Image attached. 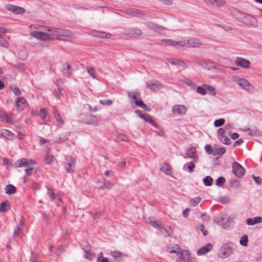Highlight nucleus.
<instances>
[{"instance_id": "obj_1", "label": "nucleus", "mask_w": 262, "mask_h": 262, "mask_svg": "<svg viewBox=\"0 0 262 262\" xmlns=\"http://www.w3.org/2000/svg\"><path fill=\"white\" fill-rule=\"evenodd\" d=\"M236 18L246 26L256 27L257 20L252 15L240 11H237L235 14Z\"/></svg>"}, {"instance_id": "obj_2", "label": "nucleus", "mask_w": 262, "mask_h": 262, "mask_svg": "<svg viewBox=\"0 0 262 262\" xmlns=\"http://www.w3.org/2000/svg\"><path fill=\"white\" fill-rule=\"evenodd\" d=\"M53 28L49 27H42L39 31H34L30 33L31 36L42 40H47L50 36H53Z\"/></svg>"}, {"instance_id": "obj_3", "label": "nucleus", "mask_w": 262, "mask_h": 262, "mask_svg": "<svg viewBox=\"0 0 262 262\" xmlns=\"http://www.w3.org/2000/svg\"><path fill=\"white\" fill-rule=\"evenodd\" d=\"M179 46L186 48H198L202 45V42L198 38H191L180 41Z\"/></svg>"}, {"instance_id": "obj_4", "label": "nucleus", "mask_w": 262, "mask_h": 262, "mask_svg": "<svg viewBox=\"0 0 262 262\" xmlns=\"http://www.w3.org/2000/svg\"><path fill=\"white\" fill-rule=\"evenodd\" d=\"M233 253V248L230 243L224 245L220 249L218 253V256L222 258H226Z\"/></svg>"}, {"instance_id": "obj_5", "label": "nucleus", "mask_w": 262, "mask_h": 262, "mask_svg": "<svg viewBox=\"0 0 262 262\" xmlns=\"http://www.w3.org/2000/svg\"><path fill=\"white\" fill-rule=\"evenodd\" d=\"M53 31V36H56L59 40L62 39V37H72L73 36V34L68 30L54 28Z\"/></svg>"}, {"instance_id": "obj_6", "label": "nucleus", "mask_w": 262, "mask_h": 262, "mask_svg": "<svg viewBox=\"0 0 262 262\" xmlns=\"http://www.w3.org/2000/svg\"><path fill=\"white\" fill-rule=\"evenodd\" d=\"M232 167L233 173L236 177L241 178L244 175L245 173V169L238 163L233 162Z\"/></svg>"}, {"instance_id": "obj_7", "label": "nucleus", "mask_w": 262, "mask_h": 262, "mask_svg": "<svg viewBox=\"0 0 262 262\" xmlns=\"http://www.w3.org/2000/svg\"><path fill=\"white\" fill-rule=\"evenodd\" d=\"M146 88L149 89L153 92L158 91L163 87V85L157 80L146 82Z\"/></svg>"}, {"instance_id": "obj_8", "label": "nucleus", "mask_w": 262, "mask_h": 262, "mask_svg": "<svg viewBox=\"0 0 262 262\" xmlns=\"http://www.w3.org/2000/svg\"><path fill=\"white\" fill-rule=\"evenodd\" d=\"M65 167L68 172H73L75 169V160L72 157L66 159Z\"/></svg>"}, {"instance_id": "obj_9", "label": "nucleus", "mask_w": 262, "mask_h": 262, "mask_svg": "<svg viewBox=\"0 0 262 262\" xmlns=\"http://www.w3.org/2000/svg\"><path fill=\"white\" fill-rule=\"evenodd\" d=\"M172 111L176 116H182L186 114L187 108L183 105H176L173 106Z\"/></svg>"}, {"instance_id": "obj_10", "label": "nucleus", "mask_w": 262, "mask_h": 262, "mask_svg": "<svg viewBox=\"0 0 262 262\" xmlns=\"http://www.w3.org/2000/svg\"><path fill=\"white\" fill-rule=\"evenodd\" d=\"M142 31L138 28H128L125 30V34L131 37L137 38L142 35Z\"/></svg>"}, {"instance_id": "obj_11", "label": "nucleus", "mask_w": 262, "mask_h": 262, "mask_svg": "<svg viewBox=\"0 0 262 262\" xmlns=\"http://www.w3.org/2000/svg\"><path fill=\"white\" fill-rule=\"evenodd\" d=\"M236 82L242 88L247 91H251L253 89L252 86L250 84L249 82L245 79L237 78L236 80Z\"/></svg>"}, {"instance_id": "obj_12", "label": "nucleus", "mask_w": 262, "mask_h": 262, "mask_svg": "<svg viewBox=\"0 0 262 262\" xmlns=\"http://www.w3.org/2000/svg\"><path fill=\"white\" fill-rule=\"evenodd\" d=\"M207 6L220 8L223 6L225 2L224 0H203Z\"/></svg>"}, {"instance_id": "obj_13", "label": "nucleus", "mask_w": 262, "mask_h": 262, "mask_svg": "<svg viewBox=\"0 0 262 262\" xmlns=\"http://www.w3.org/2000/svg\"><path fill=\"white\" fill-rule=\"evenodd\" d=\"M187 157L193 159L194 162L195 163L198 162L199 158L196 156L195 148L192 147L186 150V156H184V158H186Z\"/></svg>"}, {"instance_id": "obj_14", "label": "nucleus", "mask_w": 262, "mask_h": 262, "mask_svg": "<svg viewBox=\"0 0 262 262\" xmlns=\"http://www.w3.org/2000/svg\"><path fill=\"white\" fill-rule=\"evenodd\" d=\"M235 64L237 66L247 69L249 68L250 63V61L247 59L241 57H237L235 61Z\"/></svg>"}, {"instance_id": "obj_15", "label": "nucleus", "mask_w": 262, "mask_h": 262, "mask_svg": "<svg viewBox=\"0 0 262 262\" xmlns=\"http://www.w3.org/2000/svg\"><path fill=\"white\" fill-rule=\"evenodd\" d=\"M217 224L224 229H227L230 226L229 218L227 216H222L218 219Z\"/></svg>"}, {"instance_id": "obj_16", "label": "nucleus", "mask_w": 262, "mask_h": 262, "mask_svg": "<svg viewBox=\"0 0 262 262\" xmlns=\"http://www.w3.org/2000/svg\"><path fill=\"white\" fill-rule=\"evenodd\" d=\"M15 102L18 111H22L27 105V100L23 97H18Z\"/></svg>"}, {"instance_id": "obj_17", "label": "nucleus", "mask_w": 262, "mask_h": 262, "mask_svg": "<svg viewBox=\"0 0 262 262\" xmlns=\"http://www.w3.org/2000/svg\"><path fill=\"white\" fill-rule=\"evenodd\" d=\"M61 71L63 74L68 77H70L71 76L73 72L71 66L67 63L62 65Z\"/></svg>"}, {"instance_id": "obj_18", "label": "nucleus", "mask_w": 262, "mask_h": 262, "mask_svg": "<svg viewBox=\"0 0 262 262\" xmlns=\"http://www.w3.org/2000/svg\"><path fill=\"white\" fill-rule=\"evenodd\" d=\"M136 114L142 119H143L144 120H145L146 122H149L150 123L152 124L153 126H154L156 127H158V125L155 123V122L153 121L151 117L149 115H142L139 114L140 113V111H136Z\"/></svg>"}, {"instance_id": "obj_19", "label": "nucleus", "mask_w": 262, "mask_h": 262, "mask_svg": "<svg viewBox=\"0 0 262 262\" xmlns=\"http://www.w3.org/2000/svg\"><path fill=\"white\" fill-rule=\"evenodd\" d=\"M14 166L15 167H28L29 166L28 160L26 158H22L19 159L15 162V163H14Z\"/></svg>"}, {"instance_id": "obj_20", "label": "nucleus", "mask_w": 262, "mask_h": 262, "mask_svg": "<svg viewBox=\"0 0 262 262\" xmlns=\"http://www.w3.org/2000/svg\"><path fill=\"white\" fill-rule=\"evenodd\" d=\"M126 13L133 16L142 17L144 15V13L137 9H129L126 10Z\"/></svg>"}, {"instance_id": "obj_21", "label": "nucleus", "mask_w": 262, "mask_h": 262, "mask_svg": "<svg viewBox=\"0 0 262 262\" xmlns=\"http://www.w3.org/2000/svg\"><path fill=\"white\" fill-rule=\"evenodd\" d=\"M212 248V245L208 243L204 247L199 249L197 251L198 255H203L210 251Z\"/></svg>"}, {"instance_id": "obj_22", "label": "nucleus", "mask_w": 262, "mask_h": 262, "mask_svg": "<svg viewBox=\"0 0 262 262\" xmlns=\"http://www.w3.org/2000/svg\"><path fill=\"white\" fill-rule=\"evenodd\" d=\"M145 25L148 28L152 30H161L163 29V28L162 26L150 21L145 23Z\"/></svg>"}, {"instance_id": "obj_23", "label": "nucleus", "mask_w": 262, "mask_h": 262, "mask_svg": "<svg viewBox=\"0 0 262 262\" xmlns=\"http://www.w3.org/2000/svg\"><path fill=\"white\" fill-rule=\"evenodd\" d=\"M262 222V217L260 216L255 217L253 219L248 218L246 220V223L248 225H254L255 224L260 223Z\"/></svg>"}, {"instance_id": "obj_24", "label": "nucleus", "mask_w": 262, "mask_h": 262, "mask_svg": "<svg viewBox=\"0 0 262 262\" xmlns=\"http://www.w3.org/2000/svg\"><path fill=\"white\" fill-rule=\"evenodd\" d=\"M168 61L171 64L178 65L180 67H183L185 69L187 68V66L186 65V63L183 61L180 60L172 58V59H168Z\"/></svg>"}, {"instance_id": "obj_25", "label": "nucleus", "mask_w": 262, "mask_h": 262, "mask_svg": "<svg viewBox=\"0 0 262 262\" xmlns=\"http://www.w3.org/2000/svg\"><path fill=\"white\" fill-rule=\"evenodd\" d=\"M245 131L248 132L250 136L258 137L261 135L260 130L255 127L248 128Z\"/></svg>"}, {"instance_id": "obj_26", "label": "nucleus", "mask_w": 262, "mask_h": 262, "mask_svg": "<svg viewBox=\"0 0 262 262\" xmlns=\"http://www.w3.org/2000/svg\"><path fill=\"white\" fill-rule=\"evenodd\" d=\"M98 120L97 117L93 115H90L86 121V123L91 125H97Z\"/></svg>"}, {"instance_id": "obj_27", "label": "nucleus", "mask_w": 262, "mask_h": 262, "mask_svg": "<svg viewBox=\"0 0 262 262\" xmlns=\"http://www.w3.org/2000/svg\"><path fill=\"white\" fill-rule=\"evenodd\" d=\"M1 135L3 137L8 140H13L14 134L10 131L7 129H3L1 130Z\"/></svg>"}, {"instance_id": "obj_28", "label": "nucleus", "mask_w": 262, "mask_h": 262, "mask_svg": "<svg viewBox=\"0 0 262 262\" xmlns=\"http://www.w3.org/2000/svg\"><path fill=\"white\" fill-rule=\"evenodd\" d=\"M54 159V156L50 152V150L49 149L47 152L44 162L47 164H50L53 163Z\"/></svg>"}, {"instance_id": "obj_29", "label": "nucleus", "mask_w": 262, "mask_h": 262, "mask_svg": "<svg viewBox=\"0 0 262 262\" xmlns=\"http://www.w3.org/2000/svg\"><path fill=\"white\" fill-rule=\"evenodd\" d=\"M53 114L56 121L61 125H63L64 122L61 118L59 112L55 108V107H53Z\"/></svg>"}, {"instance_id": "obj_30", "label": "nucleus", "mask_w": 262, "mask_h": 262, "mask_svg": "<svg viewBox=\"0 0 262 262\" xmlns=\"http://www.w3.org/2000/svg\"><path fill=\"white\" fill-rule=\"evenodd\" d=\"M167 251L169 253H177V254H179L183 252L178 245H176L175 246L171 247H168L167 249Z\"/></svg>"}, {"instance_id": "obj_31", "label": "nucleus", "mask_w": 262, "mask_h": 262, "mask_svg": "<svg viewBox=\"0 0 262 262\" xmlns=\"http://www.w3.org/2000/svg\"><path fill=\"white\" fill-rule=\"evenodd\" d=\"M113 186V184L112 182L104 180L103 185L99 186L98 188L102 190L106 189H108L111 188Z\"/></svg>"}, {"instance_id": "obj_32", "label": "nucleus", "mask_w": 262, "mask_h": 262, "mask_svg": "<svg viewBox=\"0 0 262 262\" xmlns=\"http://www.w3.org/2000/svg\"><path fill=\"white\" fill-rule=\"evenodd\" d=\"M6 193L9 194H13L15 192V187L11 184L7 185L5 187Z\"/></svg>"}, {"instance_id": "obj_33", "label": "nucleus", "mask_w": 262, "mask_h": 262, "mask_svg": "<svg viewBox=\"0 0 262 262\" xmlns=\"http://www.w3.org/2000/svg\"><path fill=\"white\" fill-rule=\"evenodd\" d=\"M180 41H177L171 39H162L161 40V43L163 44H168L172 46H179Z\"/></svg>"}, {"instance_id": "obj_34", "label": "nucleus", "mask_w": 262, "mask_h": 262, "mask_svg": "<svg viewBox=\"0 0 262 262\" xmlns=\"http://www.w3.org/2000/svg\"><path fill=\"white\" fill-rule=\"evenodd\" d=\"M195 162H194V160L193 161H191L189 162V163L185 164L184 165L183 169H185V167L187 166V169L189 172H192L194 171V169L195 167Z\"/></svg>"}, {"instance_id": "obj_35", "label": "nucleus", "mask_w": 262, "mask_h": 262, "mask_svg": "<svg viewBox=\"0 0 262 262\" xmlns=\"http://www.w3.org/2000/svg\"><path fill=\"white\" fill-rule=\"evenodd\" d=\"M161 170L163 172L165 173L167 175H169L171 173V168L170 166L166 163L164 164L160 168Z\"/></svg>"}, {"instance_id": "obj_36", "label": "nucleus", "mask_w": 262, "mask_h": 262, "mask_svg": "<svg viewBox=\"0 0 262 262\" xmlns=\"http://www.w3.org/2000/svg\"><path fill=\"white\" fill-rule=\"evenodd\" d=\"M10 206V203L8 201H5L0 204V212H6L8 211L7 207Z\"/></svg>"}, {"instance_id": "obj_37", "label": "nucleus", "mask_w": 262, "mask_h": 262, "mask_svg": "<svg viewBox=\"0 0 262 262\" xmlns=\"http://www.w3.org/2000/svg\"><path fill=\"white\" fill-rule=\"evenodd\" d=\"M226 148L225 147H219L214 149L213 155L222 156L226 152Z\"/></svg>"}, {"instance_id": "obj_38", "label": "nucleus", "mask_w": 262, "mask_h": 262, "mask_svg": "<svg viewBox=\"0 0 262 262\" xmlns=\"http://www.w3.org/2000/svg\"><path fill=\"white\" fill-rule=\"evenodd\" d=\"M13 66L20 72H24L26 70V67L22 62H18L16 64H13Z\"/></svg>"}, {"instance_id": "obj_39", "label": "nucleus", "mask_w": 262, "mask_h": 262, "mask_svg": "<svg viewBox=\"0 0 262 262\" xmlns=\"http://www.w3.org/2000/svg\"><path fill=\"white\" fill-rule=\"evenodd\" d=\"M149 224L155 228L158 229H163V227L162 226V225L158 221L150 220L149 222Z\"/></svg>"}, {"instance_id": "obj_40", "label": "nucleus", "mask_w": 262, "mask_h": 262, "mask_svg": "<svg viewBox=\"0 0 262 262\" xmlns=\"http://www.w3.org/2000/svg\"><path fill=\"white\" fill-rule=\"evenodd\" d=\"M87 72L94 79L96 78L97 74L95 70L91 67H88L87 68Z\"/></svg>"}, {"instance_id": "obj_41", "label": "nucleus", "mask_w": 262, "mask_h": 262, "mask_svg": "<svg viewBox=\"0 0 262 262\" xmlns=\"http://www.w3.org/2000/svg\"><path fill=\"white\" fill-rule=\"evenodd\" d=\"M203 182L206 186H211L213 183V179L210 176H206L204 178Z\"/></svg>"}, {"instance_id": "obj_42", "label": "nucleus", "mask_w": 262, "mask_h": 262, "mask_svg": "<svg viewBox=\"0 0 262 262\" xmlns=\"http://www.w3.org/2000/svg\"><path fill=\"white\" fill-rule=\"evenodd\" d=\"M206 84H203L201 86H198L196 88V92L202 94V95H204L206 94Z\"/></svg>"}, {"instance_id": "obj_43", "label": "nucleus", "mask_w": 262, "mask_h": 262, "mask_svg": "<svg viewBox=\"0 0 262 262\" xmlns=\"http://www.w3.org/2000/svg\"><path fill=\"white\" fill-rule=\"evenodd\" d=\"M248 236L244 234L239 240V243L243 246H247L248 245Z\"/></svg>"}, {"instance_id": "obj_44", "label": "nucleus", "mask_w": 262, "mask_h": 262, "mask_svg": "<svg viewBox=\"0 0 262 262\" xmlns=\"http://www.w3.org/2000/svg\"><path fill=\"white\" fill-rule=\"evenodd\" d=\"M219 139L220 141L224 144L230 145L231 144V140L227 136H223V137H221Z\"/></svg>"}, {"instance_id": "obj_45", "label": "nucleus", "mask_w": 262, "mask_h": 262, "mask_svg": "<svg viewBox=\"0 0 262 262\" xmlns=\"http://www.w3.org/2000/svg\"><path fill=\"white\" fill-rule=\"evenodd\" d=\"M84 251L85 253V257L86 258L91 260L94 257L95 255L91 252L90 249H84Z\"/></svg>"}, {"instance_id": "obj_46", "label": "nucleus", "mask_w": 262, "mask_h": 262, "mask_svg": "<svg viewBox=\"0 0 262 262\" xmlns=\"http://www.w3.org/2000/svg\"><path fill=\"white\" fill-rule=\"evenodd\" d=\"M39 115L40 117L45 121H48L49 118L46 116V113L43 108L40 110Z\"/></svg>"}, {"instance_id": "obj_47", "label": "nucleus", "mask_w": 262, "mask_h": 262, "mask_svg": "<svg viewBox=\"0 0 262 262\" xmlns=\"http://www.w3.org/2000/svg\"><path fill=\"white\" fill-rule=\"evenodd\" d=\"M201 200V199L200 197L195 198L190 201V203L192 206L195 207L198 205Z\"/></svg>"}, {"instance_id": "obj_48", "label": "nucleus", "mask_w": 262, "mask_h": 262, "mask_svg": "<svg viewBox=\"0 0 262 262\" xmlns=\"http://www.w3.org/2000/svg\"><path fill=\"white\" fill-rule=\"evenodd\" d=\"M25 12V10L24 8L19 6H16L13 13L15 14H22Z\"/></svg>"}, {"instance_id": "obj_49", "label": "nucleus", "mask_w": 262, "mask_h": 262, "mask_svg": "<svg viewBox=\"0 0 262 262\" xmlns=\"http://www.w3.org/2000/svg\"><path fill=\"white\" fill-rule=\"evenodd\" d=\"M226 180L224 177H220L216 181L215 184L218 186H221L225 183Z\"/></svg>"}, {"instance_id": "obj_50", "label": "nucleus", "mask_w": 262, "mask_h": 262, "mask_svg": "<svg viewBox=\"0 0 262 262\" xmlns=\"http://www.w3.org/2000/svg\"><path fill=\"white\" fill-rule=\"evenodd\" d=\"M225 123V120L224 119H220L216 120L214 122V125L215 127H220L223 125Z\"/></svg>"}, {"instance_id": "obj_51", "label": "nucleus", "mask_w": 262, "mask_h": 262, "mask_svg": "<svg viewBox=\"0 0 262 262\" xmlns=\"http://www.w3.org/2000/svg\"><path fill=\"white\" fill-rule=\"evenodd\" d=\"M241 186L240 182L237 180H234L231 181V186L233 188H238Z\"/></svg>"}, {"instance_id": "obj_52", "label": "nucleus", "mask_w": 262, "mask_h": 262, "mask_svg": "<svg viewBox=\"0 0 262 262\" xmlns=\"http://www.w3.org/2000/svg\"><path fill=\"white\" fill-rule=\"evenodd\" d=\"M3 121H5L6 122L11 124L12 123V119L11 117L6 114V113L4 115L3 117L1 118Z\"/></svg>"}, {"instance_id": "obj_53", "label": "nucleus", "mask_w": 262, "mask_h": 262, "mask_svg": "<svg viewBox=\"0 0 262 262\" xmlns=\"http://www.w3.org/2000/svg\"><path fill=\"white\" fill-rule=\"evenodd\" d=\"M205 149L206 152L207 154H210V155L214 154V149H213L210 145H209V144L206 145L205 146Z\"/></svg>"}, {"instance_id": "obj_54", "label": "nucleus", "mask_w": 262, "mask_h": 262, "mask_svg": "<svg viewBox=\"0 0 262 262\" xmlns=\"http://www.w3.org/2000/svg\"><path fill=\"white\" fill-rule=\"evenodd\" d=\"M205 86L206 88V91L208 90L210 94L213 95H215V92H214L215 88L213 86L207 84H206Z\"/></svg>"}, {"instance_id": "obj_55", "label": "nucleus", "mask_w": 262, "mask_h": 262, "mask_svg": "<svg viewBox=\"0 0 262 262\" xmlns=\"http://www.w3.org/2000/svg\"><path fill=\"white\" fill-rule=\"evenodd\" d=\"M184 251L178 254V255H179V257L177 258L176 262H185L186 259L185 257H184Z\"/></svg>"}, {"instance_id": "obj_56", "label": "nucleus", "mask_w": 262, "mask_h": 262, "mask_svg": "<svg viewBox=\"0 0 262 262\" xmlns=\"http://www.w3.org/2000/svg\"><path fill=\"white\" fill-rule=\"evenodd\" d=\"M100 103L102 105L109 106V105H111L112 104V101L110 99L100 100Z\"/></svg>"}, {"instance_id": "obj_57", "label": "nucleus", "mask_w": 262, "mask_h": 262, "mask_svg": "<svg viewBox=\"0 0 262 262\" xmlns=\"http://www.w3.org/2000/svg\"><path fill=\"white\" fill-rule=\"evenodd\" d=\"M254 182L258 185H260L262 183V179L259 177H255V176H252Z\"/></svg>"}, {"instance_id": "obj_58", "label": "nucleus", "mask_w": 262, "mask_h": 262, "mask_svg": "<svg viewBox=\"0 0 262 262\" xmlns=\"http://www.w3.org/2000/svg\"><path fill=\"white\" fill-rule=\"evenodd\" d=\"M220 201L221 203H222L223 204H227V203H229L230 199L227 196L222 197V198H220Z\"/></svg>"}, {"instance_id": "obj_59", "label": "nucleus", "mask_w": 262, "mask_h": 262, "mask_svg": "<svg viewBox=\"0 0 262 262\" xmlns=\"http://www.w3.org/2000/svg\"><path fill=\"white\" fill-rule=\"evenodd\" d=\"M112 255L115 259H116L118 257H120L122 255V253H121L120 252H118V251L112 252Z\"/></svg>"}, {"instance_id": "obj_60", "label": "nucleus", "mask_w": 262, "mask_h": 262, "mask_svg": "<svg viewBox=\"0 0 262 262\" xmlns=\"http://www.w3.org/2000/svg\"><path fill=\"white\" fill-rule=\"evenodd\" d=\"M16 6L11 5V4H7L6 5V8L12 12H14L15 8Z\"/></svg>"}, {"instance_id": "obj_61", "label": "nucleus", "mask_w": 262, "mask_h": 262, "mask_svg": "<svg viewBox=\"0 0 262 262\" xmlns=\"http://www.w3.org/2000/svg\"><path fill=\"white\" fill-rule=\"evenodd\" d=\"M68 139V136L65 135L59 137L58 140L56 142H64L67 141Z\"/></svg>"}, {"instance_id": "obj_62", "label": "nucleus", "mask_w": 262, "mask_h": 262, "mask_svg": "<svg viewBox=\"0 0 262 262\" xmlns=\"http://www.w3.org/2000/svg\"><path fill=\"white\" fill-rule=\"evenodd\" d=\"M98 36L102 37V38H108L111 36L110 34H107L105 32H100Z\"/></svg>"}, {"instance_id": "obj_63", "label": "nucleus", "mask_w": 262, "mask_h": 262, "mask_svg": "<svg viewBox=\"0 0 262 262\" xmlns=\"http://www.w3.org/2000/svg\"><path fill=\"white\" fill-rule=\"evenodd\" d=\"M12 91H13V92L14 93V94L16 96H19V95H21V92L20 91L19 89L17 87H14L12 89Z\"/></svg>"}, {"instance_id": "obj_64", "label": "nucleus", "mask_w": 262, "mask_h": 262, "mask_svg": "<svg viewBox=\"0 0 262 262\" xmlns=\"http://www.w3.org/2000/svg\"><path fill=\"white\" fill-rule=\"evenodd\" d=\"M161 233L165 237L169 236L170 235L169 232L165 229L163 228V229H161Z\"/></svg>"}]
</instances>
